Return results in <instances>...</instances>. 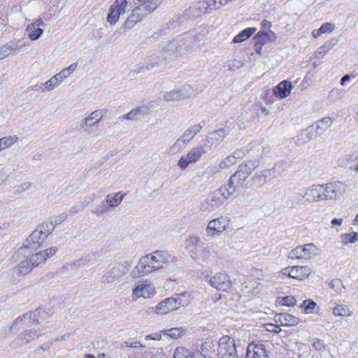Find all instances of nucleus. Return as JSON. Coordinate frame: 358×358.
<instances>
[{
	"mask_svg": "<svg viewBox=\"0 0 358 358\" xmlns=\"http://www.w3.org/2000/svg\"><path fill=\"white\" fill-rule=\"evenodd\" d=\"M176 258L166 250H156L142 257L131 271L132 278L145 276L152 272L166 268Z\"/></svg>",
	"mask_w": 358,
	"mask_h": 358,
	"instance_id": "1",
	"label": "nucleus"
},
{
	"mask_svg": "<svg viewBox=\"0 0 358 358\" xmlns=\"http://www.w3.org/2000/svg\"><path fill=\"white\" fill-rule=\"evenodd\" d=\"M234 193V187L232 186H228L227 185V186L221 187L219 189L213 192L211 195L201 203V211L209 213L215 210L223 205Z\"/></svg>",
	"mask_w": 358,
	"mask_h": 358,
	"instance_id": "2",
	"label": "nucleus"
},
{
	"mask_svg": "<svg viewBox=\"0 0 358 358\" xmlns=\"http://www.w3.org/2000/svg\"><path fill=\"white\" fill-rule=\"evenodd\" d=\"M334 122L331 117H326L303 130L296 137V143L301 145L311 139H315L317 136L322 135L328 129L331 127Z\"/></svg>",
	"mask_w": 358,
	"mask_h": 358,
	"instance_id": "3",
	"label": "nucleus"
},
{
	"mask_svg": "<svg viewBox=\"0 0 358 358\" xmlns=\"http://www.w3.org/2000/svg\"><path fill=\"white\" fill-rule=\"evenodd\" d=\"M55 226L52 222H45L38 225L26 239L23 247L24 248H38L52 232Z\"/></svg>",
	"mask_w": 358,
	"mask_h": 358,
	"instance_id": "4",
	"label": "nucleus"
},
{
	"mask_svg": "<svg viewBox=\"0 0 358 358\" xmlns=\"http://www.w3.org/2000/svg\"><path fill=\"white\" fill-rule=\"evenodd\" d=\"M259 162L257 160H249L239 165L237 171L229 180L228 186L234 187V192L238 187L243 186L248 176L258 167Z\"/></svg>",
	"mask_w": 358,
	"mask_h": 358,
	"instance_id": "5",
	"label": "nucleus"
},
{
	"mask_svg": "<svg viewBox=\"0 0 358 358\" xmlns=\"http://www.w3.org/2000/svg\"><path fill=\"white\" fill-rule=\"evenodd\" d=\"M162 1L163 0H151L149 3L139 2L140 4L132 10L127 22H141L150 15Z\"/></svg>",
	"mask_w": 358,
	"mask_h": 358,
	"instance_id": "6",
	"label": "nucleus"
},
{
	"mask_svg": "<svg viewBox=\"0 0 358 358\" xmlns=\"http://www.w3.org/2000/svg\"><path fill=\"white\" fill-rule=\"evenodd\" d=\"M213 10V8L211 3H210V0L201 1L194 6L189 7L183 11L178 20L180 22L195 20L198 17L209 13Z\"/></svg>",
	"mask_w": 358,
	"mask_h": 358,
	"instance_id": "7",
	"label": "nucleus"
},
{
	"mask_svg": "<svg viewBox=\"0 0 358 358\" xmlns=\"http://www.w3.org/2000/svg\"><path fill=\"white\" fill-rule=\"evenodd\" d=\"M320 249L313 243L299 245L291 250L288 257L291 259H310L320 255Z\"/></svg>",
	"mask_w": 358,
	"mask_h": 358,
	"instance_id": "8",
	"label": "nucleus"
},
{
	"mask_svg": "<svg viewBox=\"0 0 358 358\" xmlns=\"http://www.w3.org/2000/svg\"><path fill=\"white\" fill-rule=\"evenodd\" d=\"M326 201L341 199L346 193L347 185L341 181H334L324 184Z\"/></svg>",
	"mask_w": 358,
	"mask_h": 358,
	"instance_id": "9",
	"label": "nucleus"
},
{
	"mask_svg": "<svg viewBox=\"0 0 358 358\" xmlns=\"http://www.w3.org/2000/svg\"><path fill=\"white\" fill-rule=\"evenodd\" d=\"M177 309L178 307L173 298L169 297L161 301L154 306L148 307L145 310V314L146 315H164Z\"/></svg>",
	"mask_w": 358,
	"mask_h": 358,
	"instance_id": "10",
	"label": "nucleus"
},
{
	"mask_svg": "<svg viewBox=\"0 0 358 358\" xmlns=\"http://www.w3.org/2000/svg\"><path fill=\"white\" fill-rule=\"evenodd\" d=\"M218 353L221 358H238L234 339L222 336L219 341Z\"/></svg>",
	"mask_w": 358,
	"mask_h": 358,
	"instance_id": "11",
	"label": "nucleus"
},
{
	"mask_svg": "<svg viewBox=\"0 0 358 358\" xmlns=\"http://www.w3.org/2000/svg\"><path fill=\"white\" fill-rule=\"evenodd\" d=\"M103 116V112L102 110H96L92 112L81 121L80 128L88 134L95 133Z\"/></svg>",
	"mask_w": 358,
	"mask_h": 358,
	"instance_id": "12",
	"label": "nucleus"
},
{
	"mask_svg": "<svg viewBox=\"0 0 358 358\" xmlns=\"http://www.w3.org/2000/svg\"><path fill=\"white\" fill-rule=\"evenodd\" d=\"M206 152L205 148L197 146L192 148L187 155L182 156L178 161L177 165L181 170H185L189 164L200 160Z\"/></svg>",
	"mask_w": 358,
	"mask_h": 358,
	"instance_id": "13",
	"label": "nucleus"
},
{
	"mask_svg": "<svg viewBox=\"0 0 358 358\" xmlns=\"http://www.w3.org/2000/svg\"><path fill=\"white\" fill-rule=\"evenodd\" d=\"M209 285L218 291L229 292L232 288V281L226 272H217L212 276Z\"/></svg>",
	"mask_w": 358,
	"mask_h": 358,
	"instance_id": "14",
	"label": "nucleus"
},
{
	"mask_svg": "<svg viewBox=\"0 0 358 358\" xmlns=\"http://www.w3.org/2000/svg\"><path fill=\"white\" fill-rule=\"evenodd\" d=\"M230 224V220L226 216H220L210 221L206 228L207 234L214 237L222 234L228 229Z\"/></svg>",
	"mask_w": 358,
	"mask_h": 358,
	"instance_id": "15",
	"label": "nucleus"
},
{
	"mask_svg": "<svg viewBox=\"0 0 358 358\" xmlns=\"http://www.w3.org/2000/svg\"><path fill=\"white\" fill-rule=\"evenodd\" d=\"M156 293L154 285L148 282V281H144L138 284L132 289L131 297L133 301H136L140 298L148 299L152 298Z\"/></svg>",
	"mask_w": 358,
	"mask_h": 358,
	"instance_id": "16",
	"label": "nucleus"
},
{
	"mask_svg": "<svg viewBox=\"0 0 358 358\" xmlns=\"http://www.w3.org/2000/svg\"><path fill=\"white\" fill-rule=\"evenodd\" d=\"M311 273V269L308 266H293L284 268L281 271L283 275L291 278L302 280L308 277Z\"/></svg>",
	"mask_w": 358,
	"mask_h": 358,
	"instance_id": "17",
	"label": "nucleus"
},
{
	"mask_svg": "<svg viewBox=\"0 0 358 358\" xmlns=\"http://www.w3.org/2000/svg\"><path fill=\"white\" fill-rule=\"evenodd\" d=\"M303 197L308 203L326 201L324 184L310 186L306 189Z\"/></svg>",
	"mask_w": 358,
	"mask_h": 358,
	"instance_id": "18",
	"label": "nucleus"
},
{
	"mask_svg": "<svg viewBox=\"0 0 358 358\" xmlns=\"http://www.w3.org/2000/svg\"><path fill=\"white\" fill-rule=\"evenodd\" d=\"M267 24H264V30H260L255 36L256 43L255 48L257 52H260L263 45L272 42L276 38L275 34L273 31L269 29L266 30V25Z\"/></svg>",
	"mask_w": 358,
	"mask_h": 358,
	"instance_id": "19",
	"label": "nucleus"
},
{
	"mask_svg": "<svg viewBox=\"0 0 358 358\" xmlns=\"http://www.w3.org/2000/svg\"><path fill=\"white\" fill-rule=\"evenodd\" d=\"M127 6V0H115L111 5L108 14V22H116L118 21L120 15L124 13Z\"/></svg>",
	"mask_w": 358,
	"mask_h": 358,
	"instance_id": "20",
	"label": "nucleus"
},
{
	"mask_svg": "<svg viewBox=\"0 0 358 358\" xmlns=\"http://www.w3.org/2000/svg\"><path fill=\"white\" fill-rule=\"evenodd\" d=\"M38 336V334L34 329L24 331L10 343V346L13 348H17L25 345L29 342L34 341Z\"/></svg>",
	"mask_w": 358,
	"mask_h": 358,
	"instance_id": "21",
	"label": "nucleus"
},
{
	"mask_svg": "<svg viewBox=\"0 0 358 358\" xmlns=\"http://www.w3.org/2000/svg\"><path fill=\"white\" fill-rule=\"evenodd\" d=\"M127 272V269L123 265L113 267L101 277V282L105 284L113 283L120 279Z\"/></svg>",
	"mask_w": 358,
	"mask_h": 358,
	"instance_id": "22",
	"label": "nucleus"
},
{
	"mask_svg": "<svg viewBox=\"0 0 358 358\" xmlns=\"http://www.w3.org/2000/svg\"><path fill=\"white\" fill-rule=\"evenodd\" d=\"M229 134V129H220L210 133L206 139L205 145L212 148L217 146Z\"/></svg>",
	"mask_w": 358,
	"mask_h": 358,
	"instance_id": "23",
	"label": "nucleus"
},
{
	"mask_svg": "<svg viewBox=\"0 0 358 358\" xmlns=\"http://www.w3.org/2000/svg\"><path fill=\"white\" fill-rule=\"evenodd\" d=\"M246 358H268V355L263 345L250 343L247 348Z\"/></svg>",
	"mask_w": 358,
	"mask_h": 358,
	"instance_id": "24",
	"label": "nucleus"
},
{
	"mask_svg": "<svg viewBox=\"0 0 358 358\" xmlns=\"http://www.w3.org/2000/svg\"><path fill=\"white\" fill-rule=\"evenodd\" d=\"M275 320L280 323V325L287 326H296L301 321V320L289 313H282L277 314L275 315Z\"/></svg>",
	"mask_w": 358,
	"mask_h": 358,
	"instance_id": "25",
	"label": "nucleus"
},
{
	"mask_svg": "<svg viewBox=\"0 0 358 358\" xmlns=\"http://www.w3.org/2000/svg\"><path fill=\"white\" fill-rule=\"evenodd\" d=\"M292 89V83L288 80H283L275 87L273 92L279 98L284 99L290 94Z\"/></svg>",
	"mask_w": 358,
	"mask_h": 358,
	"instance_id": "26",
	"label": "nucleus"
},
{
	"mask_svg": "<svg viewBox=\"0 0 358 358\" xmlns=\"http://www.w3.org/2000/svg\"><path fill=\"white\" fill-rule=\"evenodd\" d=\"M173 358H206L201 352L192 353L187 349L178 347L173 354Z\"/></svg>",
	"mask_w": 358,
	"mask_h": 358,
	"instance_id": "27",
	"label": "nucleus"
},
{
	"mask_svg": "<svg viewBox=\"0 0 358 358\" xmlns=\"http://www.w3.org/2000/svg\"><path fill=\"white\" fill-rule=\"evenodd\" d=\"M44 24H29L26 29V33L28 38L31 41L37 40L43 32V29L40 25Z\"/></svg>",
	"mask_w": 358,
	"mask_h": 358,
	"instance_id": "28",
	"label": "nucleus"
},
{
	"mask_svg": "<svg viewBox=\"0 0 358 358\" xmlns=\"http://www.w3.org/2000/svg\"><path fill=\"white\" fill-rule=\"evenodd\" d=\"M172 298H173L178 308L180 306H187L192 299V296L190 292L185 291L176 294L174 296H172Z\"/></svg>",
	"mask_w": 358,
	"mask_h": 358,
	"instance_id": "29",
	"label": "nucleus"
},
{
	"mask_svg": "<svg viewBox=\"0 0 358 358\" xmlns=\"http://www.w3.org/2000/svg\"><path fill=\"white\" fill-rule=\"evenodd\" d=\"M199 242L200 238L198 236L194 235L189 236L185 241V248L189 250L190 256L194 259L198 258V256L194 251L196 250L194 247L196 246Z\"/></svg>",
	"mask_w": 358,
	"mask_h": 358,
	"instance_id": "30",
	"label": "nucleus"
},
{
	"mask_svg": "<svg viewBox=\"0 0 358 358\" xmlns=\"http://www.w3.org/2000/svg\"><path fill=\"white\" fill-rule=\"evenodd\" d=\"M33 267L34 266L31 264V262H29V259H27L21 261V262L13 268V271L17 275H24L28 273Z\"/></svg>",
	"mask_w": 358,
	"mask_h": 358,
	"instance_id": "31",
	"label": "nucleus"
},
{
	"mask_svg": "<svg viewBox=\"0 0 358 358\" xmlns=\"http://www.w3.org/2000/svg\"><path fill=\"white\" fill-rule=\"evenodd\" d=\"M124 199V194L121 192L111 193L106 196V201L112 208L118 206Z\"/></svg>",
	"mask_w": 358,
	"mask_h": 358,
	"instance_id": "32",
	"label": "nucleus"
},
{
	"mask_svg": "<svg viewBox=\"0 0 358 358\" xmlns=\"http://www.w3.org/2000/svg\"><path fill=\"white\" fill-rule=\"evenodd\" d=\"M41 314V310H36V311L24 315L22 317H18L16 320V322H23L28 327H31L33 324L35 323L36 318Z\"/></svg>",
	"mask_w": 358,
	"mask_h": 358,
	"instance_id": "33",
	"label": "nucleus"
},
{
	"mask_svg": "<svg viewBox=\"0 0 358 358\" xmlns=\"http://www.w3.org/2000/svg\"><path fill=\"white\" fill-rule=\"evenodd\" d=\"M202 129L200 124H194L187 128L180 136L186 143H188Z\"/></svg>",
	"mask_w": 358,
	"mask_h": 358,
	"instance_id": "34",
	"label": "nucleus"
},
{
	"mask_svg": "<svg viewBox=\"0 0 358 358\" xmlns=\"http://www.w3.org/2000/svg\"><path fill=\"white\" fill-rule=\"evenodd\" d=\"M277 177L273 167L270 169H265L260 173H256L254 178L257 179L260 182H266L267 180Z\"/></svg>",
	"mask_w": 358,
	"mask_h": 358,
	"instance_id": "35",
	"label": "nucleus"
},
{
	"mask_svg": "<svg viewBox=\"0 0 358 358\" xmlns=\"http://www.w3.org/2000/svg\"><path fill=\"white\" fill-rule=\"evenodd\" d=\"M186 144L187 143L180 137L166 150V154L170 156L174 155L181 151Z\"/></svg>",
	"mask_w": 358,
	"mask_h": 358,
	"instance_id": "36",
	"label": "nucleus"
},
{
	"mask_svg": "<svg viewBox=\"0 0 358 358\" xmlns=\"http://www.w3.org/2000/svg\"><path fill=\"white\" fill-rule=\"evenodd\" d=\"M339 238L340 242L343 245H348L358 241V233L352 231L350 233L341 234Z\"/></svg>",
	"mask_w": 358,
	"mask_h": 358,
	"instance_id": "37",
	"label": "nucleus"
},
{
	"mask_svg": "<svg viewBox=\"0 0 358 358\" xmlns=\"http://www.w3.org/2000/svg\"><path fill=\"white\" fill-rule=\"evenodd\" d=\"M18 141L17 136H8L0 138V152L5 149L10 148Z\"/></svg>",
	"mask_w": 358,
	"mask_h": 358,
	"instance_id": "38",
	"label": "nucleus"
},
{
	"mask_svg": "<svg viewBox=\"0 0 358 358\" xmlns=\"http://www.w3.org/2000/svg\"><path fill=\"white\" fill-rule=\"evenodd\" d=\"M186 329L184 327H174L161 331L164 335L171 338H178L185 334Z\"/></svg>",
	"mask_w": 358,
	"mask_h": 358,
	"instance_id": "39",
	"label": "nucleus"
},
{
	"mask_svg": "<svg viewBox=\"0 0 358 358\" xmlns=\"http://www.w3.org/2000/svg\"><path fill=\"white\" fill-rule=\"evenodd\" d=\"M255 31H256L255 28H253V27L247 28V29L243 30L238 34H237L234 38L233 42L235 43H241L243 41H245L250 36H252L255 33Z\"/></svg>",
	"mask_w": 358,
	"mask_h": 358,
	"instance_id": "40",
	"label": "nucleus"
},
{
	"mask_svg": "<svg viewBox=\"0 0 358 358\" xmlns=\"http://www.w3.org/2000/svg\"><path fill=\"white\" fill-rule=\"evenodd\" d=\"M181 48L178 49L177 43L175 41L170 42L165 48V52L169 56V59H173L177 57L179 55V52Z\"/></svg>",
	"mask_w": 358,
	"mask_h": 358,
	"instance_id": "41",
	"label": "nucleus"
},
{
	"mask_svg": "<svg viewBox=\"0 0 358 358\" xmlns=\"http://www.w3.org/2000/svg\"><path fill=\"white\" fill-rule=\"evenodd\" d=\"M334 29V24H323L318 29L313 31V37L317 38L322 34H329Z\"/></svg>",
	"mask_w": 358,
	"mask_h": 358,
	"instance_id": "42",
	"label": "nucleus"
},
{
	"mask_svg": "<svg viewBox=\"0 0 358 358\" xmlns=\"http://www.w3.org/2000/svg\"><path fill=\"white\" fill-rule=\"evenodd\" d=\"M334 44L331 43H326L320 46L315 53V57L317 59L322 58L330 50L332 49Z\"/></svg>",
	"mask_w": 358,
	"mask_h": 358,
	"instance_id": "43",
	"label": "nucleus"
},
{
	"mask_svg": "<svg viewBox=\"0 0 358 358\" xmlns=\"http://www.w3.org/2000/svg\"><path fill=\"white\" fill-rule=\"evenodd\" d=\"M141 117H142V112H141V108H136L131 110L128 113L122 115V117L125 120H136L140 119Z\"/></svg>",
	"mask_w": 358,
	"mask_h": 358,
	"instance_id": "44",
	"label": "nucleus"
},
{
	"mask_svg": "<svg viewBox=\"0 0 358 358\" xmlns=\"http://www.w3.org/2000/svg\"><path fill=\"white\" fill-rule=\"evenodd\" d=\"M29 262H31V264L34 266V267L38 266L45 262L44 256H43L41 251L32 255L29 257Z\"/></svg>",
	"mask_w": 358,
	"mask_h": 358,
	"instance_id": "45",
	"label": "nucleus"
},
{
	"mask_svg": "<svg viewBox=\"0 0 358 358\" xmlns=\"http://www.w3.org/2000/svg\"><path fill=\"white\" fill-rule=\"evenodd\" d=\"M329 287L337 293H341L345 289L342 280L338 278L333 279L329 283Z\"/></svg>",
	"mask_w": 358,
	"mask_h": 358,
	"instance_id": "46",
	"label": "nucleus"
},
{
	"mask_svg": "<svg viewBox=\"0 0 358 358\" xmlns=\"http://www.w3.org/2000/svg\"><path fill=\"white\" fill-rule=\"evenodd\" d=\"M333 313L336 316H347L350 315V310L347 306L341 304L334 308Z\"/></svg>",
	"mask_w": 358,
	"mask_h": 358,
	"instance_id": "47",
	"label": "nucleus"
},
{
	"mask_svg": "<svg viewBox=\"0 0 358 358\" xmlns=\"http://www.w3.org/2000/svg\"><path fill=\"white\" fill-rule=\"evenodd\" d=\"M263 287L262 284L254 282L251 283L250 287H248L249 290L246 291V292L250 293L252 296H257L260 294ZM245 288H248V287H245Z\"/></svg>",
	"mask_w": 358,
	"mask_h": 358,
	"instance_id": "48",
	"label": "nucleus"
},
{
	"mask_svg": "<svg viewBox=\"0 0 358 358\" xmlns=\"http://www.w3.org/2000/svg\"><path fill=\"white\" fill-rule=\"evenodd\" d=\"M296 300L294 296H287L282 298H278V303L282 306H286L288 307L294 306L296 304Z\"/></svg>",
	"mask_w": 358,
	"mask_h": 358,
	"instance_id": "49",
	"label": "nucleus"
},
{
	"mask_svg": "<svg viewBox=\"0 0 358 358\" xmlns=\"http://www.w3.org/2000/svg\"><path fill=\"white\" fill-rule=\"evenodd\" d=\"M16 50H19V49L17 48H10V45H9L0 47V59H3L8 56L12 51L15 52Z\"/></svg>",
	"mask_w": 358,
	"mask_h": 358,
	"instance_id": "50",
	"label": "nucleus"
},
{
	"mask_svg": "<svg viewBox=\"0 0 358 358\" xmlns=\"http://www.w3.org/2000/svg\"><path fill=\"white\" fill-rule=\"evenodd\" d=\"M236 154L237 153L235 152L234 155H229L227 157H226L224 160H222L220 164V168L224 169L226 167H229V166L233 165L234 164H235L236 159V157L235 156V155H236Z\"/></svg>",
	"mask_w": 358,
	"mask_h": 358,
	"instance_id": "51",
	"label": "nucleus"
},
{
	"mask_svg": "<svg viewBox=\"0 0 358 358\" xmlns=\"http://www.w3.org/2000/svg\"><path fill=\"white\" fill-rule=\"evenodd\" d=\"M108 212V208L106 204L101 203L99 206L96 207L94 210H92V213L96 214L98 216H101L106 214Z\"/></svg>",
	"mask_w": 358,
	"mask_h": 358,
	"instance_id": "52",
	"label": "nucleus"
},
{
	"mask_svg": "<svg viewBox=\"0 0 358 358\" xmlns=\"http://www.w3.org/2000/svg\"><path fill=\"white\" fill-rule=\"evenodd\" d=\"M273 169L275 174H277V176L282 175L286 171L285 164L282 162H278L275 163L273 166Z\"/></svg>",
	"mask_w": 358,
	"mask_h": 358,
	"instance_id": "53",
	"label": "nucleus"
},
{
	"mask_svg": "<svg viewBox=\"0 0 358 358\" xmlns=\"http://www.w3.org/2000/svg\"><path fill=\"white\" fill-rule=\"evenodd\" d=\"M160 63V59H155L153 57H149L146 62H145V70H150L155 67V66H157Z\"/></svg>",
	"mask_w": 358,
	"mask_h": 358,
	"instance_id": "54",
	"label": "nucleus"
},
{
	"mask_svg": "<svg viewBox=\"0 0 358 358\" xmlns=\"http://www.w3.org/2000/svg\"><path fill=\"white\" fill-rule=\"evenodd\" d=\"M57 247H50L46 250H42V255L44 256V259L46 261L48 258L52 257L57 252Z\"/></svg>",
	"mask_w": 358,
	"mask_h": 358,
	"instance_id": "55",
	"label": "nucleus"
},
{
	"mask_svg": "<svg viewBox=\"0 0 358 358\" xmlns=\"http://www.w3.org/2000/svg\"><path fill=\"white\" fill-rule=\"evenodd\" d=\"M231 0H210L213 10L219 9L221 6L226 5Z\"/></svg>",
	"mask_w": 358,
	"mask_h": 358,
	"instance_id": "56",
	"label": "nucleus"
},
{
	"mask_svg": "<svg viewBox=\"0 0 358 358\" xmlns=\"http://www.w3.org/2000/svg\"><path fill=\"white\" fill-rule=\"evenodd\" d=\"M43 85L46 88L47 92H50L53 90L55 88L57 87V83L52 80V78H50L48 80L43 83Z\"/></svg>",
	"mask_w": 358,
	"mask_h": 358,
	"instance_id": "57",
	"label": "nucleus"
},
{
	"mask_svg": "<svg viewBox=\"0 0 358 358\" xmlns=\"http://www.w3.org/2000/svg\"><path fill=\"white\" fill-rule=\"evenodd\" d=\"M31 182H24L17 187L16 190L18 193H22L23 192L29 190L31 188Z\"/></svg>",
	"mask_w": 358,
	"mask_h": 358,
	"instance_id": "58",
	"label": "nucleus"
},
{
	"mask_svg": "<svg viewBox=\"0 0 358 358\" xmlns=\"http://www.w3.org/2000/svg\"><path fill=\"white\" fill-rule=\"evenodd\" d=\"M303 305L305 307V310L307 311V310H313L315 308L317 304L313 301H311V300L308 299V300L303 301Z\"/></svg>",
	"mask_w": 358,
	"mask_h": 358,
	"instance_id": "59",
	"label": "nucleus"
},
{
	"mask_svg": "<svg viewBox=\"0 0 358 358\" xmlns=\"http://www.w3.org/2000/svg\"><path fill=\"white\" fill-rule=\"evenodd\" d=\"M178 92L173 90L164 94V99L166 101H173L178 98Z\"/></svg>",
	"mask_w": 358,
	"mask_h": 358,
	"instance_id": "60",
	"label": "nucleus"
},
{
	"mask_svg": "<svg viewBox=\"0 0 358 358\" xmlns=\"http://www.w3.org/2000/svg\"><path fill=\"white\" fill-rule=\"evenodd\" d=\"M242 65L243 64L240 60H234L230 62L228 66L229 69L234 71L236 69H239Z\"/></svg>",
	"mask_w": 358,
	"mask_h": 358,
	"instance_id": "61",
	"label": "nucleus"
},
{
	"mask_svg": "<svg viewBox=\"0 0 358 358\" xmlns=\"http://www.w3.org/2000/svg\"><path fill=\"white\" fill-rule=\"evenodd\" d=\"M61 74L62 73L59 72L58 73L51 77L52 78V80H54L58 86L61 84L62 82H63L65 80V77H64L63 75Z\"/></svg>",
	"mask_w": 358,
	"mask_h": 358,
	"instance_id": "62",
	"label": "nucleus"
},
{
	"mask_svg": "<svg viewBox=\"0 0 358 358\" xmlns=\"http://www.w3.org/2000/svg\"><path fill=\"white\" fill-rule=\"evenodd\" d=\"M211 256V252L208 248H203L201 249V258L203 260L208 259Z\"/></svg>",
	"mask_w": 358,
	"mask_h": 358,
	"instance_id": "63",
	"label": "nucleus"
},
{
	"mask_svg": "<svg viewBox=\"0 0 358 358\" xmlns=\"http://www.w3.org/2000/svg\"><path fill=\"white\" fill-rule=\"evenodd\" d=\"M160 333H155L154 334L148 335L145 337V340L149 341V340H154V341H159L162 338V335Z\"/></svg>",
	"mask_w": 358,
	"mask_h": 358,
	"instance_id": "64",
	"label": "nucleus"
}]
</instances>
